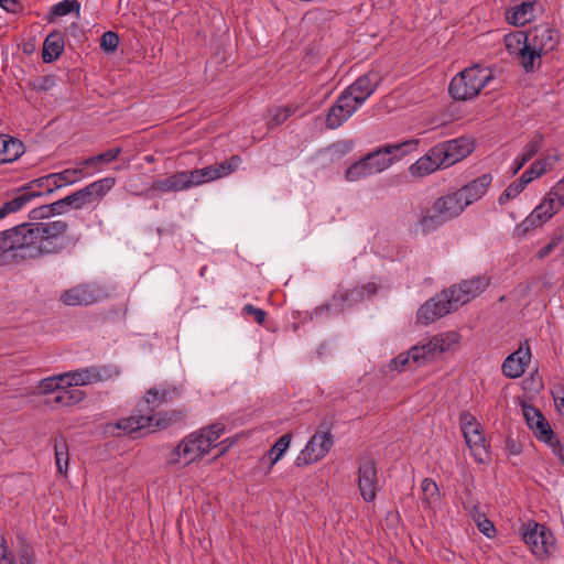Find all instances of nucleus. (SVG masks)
<instances>
[{
  "label": "nucleus",
  "mask_w": 564,
  "mask_h": 564,
  "mask_svg": "<svg viewBox=\"0 0 564 564\" xmlns=\"http://www.w3.org/2000/svg\"><path fill=\"white\" fill-rule=\"evenodd\" d=\"M66 230L63 220L22 224L0 232V251H12L22 259L58 252L64 247Z\"/></svg>",
  "instance_id": "1"
},
{
  "label": "nucleus",
  "mask_w": 564,
  "mask_h": 564,
  "mask_svg": "<svg viewBox=\"0 0 564 564\" xmlns=\"http://www.w3.org/2000/svg\"><path fill=\"white\" fill-rule=\"evenodd\" d=\"M560 42V33L544 23L529 31H516L503 37L507 52L514 57L525 73L534 72L541 65V57L552 52Z\"/></svg>",
  "instance_id": "2"
},
{
  "label": "nucleus",
  "mask_w": 564,
  "mask_h": 564,
  "mask_svg": "<svg viewBox=\"0 0 564 564\" xmlns=\"http://www.w3.org/2000/svg\"><path fill=\"white\" fill-rule=\"evenodd\" d=\"M417 145L419 140L411 139L379 148L351 164L345 172V180L347 182H357L370 175L381 173L408 153L415 151Z\"/></svg>",
  "instance_id": "3"
},
{
  "label": "nucleus",
  "mask_w": 564,
  "mask_h": 564,
  "mask_svg": "<svg viewBox=\"0 0 564 564\" xmlns=\"http://www.w3.org/2000/svg\"><path fill=\"white\" fill-rule=\"evenodd\" d=\"M116 182V178L112 176L99 178L50 206L41 208V210L63 214L70 209L80 210L88 207H96L115 187Z\"/></svg>",
  "instance_id": "4"
},
{
  "label": "nucleus",
  "mask_w": 564,
  "mask_h": 564,
  "mask_svg": "<svg viewBox=\"0 0 564 564\" xmlns=\"http://www.w3.org/2000/svg\"><path fill=\"white\" fill-rule=\"evenodd\" d=\"M491 79V69L474 65L458 73L451 80L448 90L455 100L468 101L477 97Z\"/></svg>",
  "instance_id": "5"
},
{
  "label": "nucleus",
  "mask_w": 564,
  "mask_h": 564,
  "mask_svg": "<svg viewBox=\"0 0 564 564\" xmlns=\"http://www.w3.org/2000/svg\"><path fill=\"white\" fill-rule=\"evenodd\" d=\"M523 542L538 560L547 558L555 549V540L551 531L543 524L529 521L521 527Z\"/></svg>",
  "instance_id": "6"
},
{
  "label": "nucleus",
  "mask_w": 564,
  "mask_h": 564,
  "mask_svg": "<svg viewBox=\"0 0 564 564\" xmlns=\"http://www.w3.org/2000/svg\"><path fill=\"white\" fill-rule=\"evenodd\" d=\"M176 420L174 413H153L149 415H132L119 420L115 425H108V430L113 432V429L121 430L124 434L144 431L147 433L154 432L159 429L167 427Z\"/></svg>",
  "instance_id": "7"
},
{
  "label": "nucleus",
  "mask_w": 564,
  "mask_h": 564,
  "mask_svg": "<svg viewBox=\"0 0 564 564\" xmlns=\"http://www.w3.org/2000/svg\"><path fill=\"white\" fill-rule=\"evenodd\" d=\"M63 375L66 388H72L113 380L120 375V370L115 365H104L82 368Z\"/></svg>",
  "instance_id": "8"
},
{
  "label": "nucleus",
  "mask_w": 564,
  "mask_h": 564,
  "mask_svg": "<svg viewBox=\"0 0 564 564\" xmlns=\"http://www.w3.org/2000/svg\"><path fill=\"white\" fill-rule=\"evenodd\" d=\"M208 452L195 433L184 437L167 455L166 462L178 468L186 467L202 459Z\"/></svg>",
  "instance_id": "9"
},
{
  "label": "nucleus",
  "mask_w": 564,
  "mask_h": 564,
  "mask_svg": "<svg viewBox=\"0 0 564 564\" xmlns=\"http://www.w3.org/2000/svg\"><path fill=\"white\" fill-rule=\"evenodd\" d=\"M459 423L465 442L468 445L471 455L477 462L484 463L488 458V451L480 424L469 412H463L459 415Z\"/></svg>",
  "instance_id": "10"
},
{
  "label": "nucleus",
  "mask_w": 564,
  "mask_h": 564,
  "mask_svg": "<svg viewBox=\"0 0 564 564\" xmlns=\"http://www.w3.org/2000/svg\"><path fill=\"white\" fill-rule=\"evenodd\" d=\"M333 444L334 437L329 430L316 431L296 456L295 465L303 467L322 460L329 453Z\"/></svg>",
  "instance_id": "11"
},
{
  "label": "nucleus",
  "mask_w": 564,
  "mask_h": 564,
  "mask_svg": "<svg viewBox=\"0 0 564 564\" xmlns=\"http://www.w3.org/2000/svg\"><path fill=\"white\" fill-rule=\"evenodd\" d=\"M436 155L441 156L443 166L448 169L469 156L475 148L476 142L470 137H458L452 140L443 141L435 144Z\"/></svg>",
  "instance_id": "12"
},
{
  "label": "nucleus",
  "mask_w": 564,
  "mask_h": 564,
  "mask_svg": "<svg viewBox=\"0 0 564 564\" xmlns=\"http://www.w3.org/2000/svg\"><path fill=\"white\" fill-rule=\"evenodd\" d=\"M378 79L373 72L358 77L340 94L334 106H360L375 91Z\"/></svg>",
  "instance_id": "13"
},
{
  "label": "nucleus",
  "mask_w": 564,
  "mask_h": 564,
  "mask_svg": "<svg viewBox=\"0 0 564 564\" xmlns=\"http://www.w3.org/2000/svg\"><path fill=\"white\" fill-rule=\"evenodd\" d=\"M488 284L489 282L486 278L478 276L463 281L443 293H447L448 304L452 311H455L482 293Z\"/></svg>",
  "instance_id": "14"
},
{
  "label": "nucleus",
  "mask_w": 564,
  "mask_h": 564,
  "mask_svg": "<svg viewBox=\"0 0 564 564\" xmlns=\"http://www.w3.org/2000/svg\"><path fill=\"white\" fill-rule=\"evenodd\" d=\"M462 336L455 330L440 333L431 337V339L420 345L423 351L425 361L431 358L440 356L445 352H454L460 345Z\"/></svg>",
  "instance_id": "15"
},
{
  "label": "nucleus",
  "mask_w": 564,
  "mask_h": 564,
  "mask_svg": "<svg viewBox=\"0 0 564 564\" xmlns=\"http://www.w3.org/2000/svg\"><path fill=\"white\" fill-rule=\"evenodd\" d=\"M377 468L372 458L362 457L358 466V488L367 502L375 500L377 490Z\"/></svg>",
  "instance_id": "16"
},
{
  "label": "nucleus",
  "mask_w": 564,
  "mask_h": 564,
  "mask_svg": "<svg viewBox=\"0 0 564 564\" xmlns=\"http://www.w3.org/2000/svg\"><path fill=\"white\" fill-rule=\"evenodd\" d=\"M491 183L492 176L490 174H482L456 189L455 192L464 205V209L480 200L487 194Z\"/></svg>",
  "instance_id": "17"
},
{
  "label": "nucleus",
  "mask_w": 564,
  "mask_h": 564,
  "mask_svg": "<svg viewBox=\"0 0 564 564\" xmlns=\"http://www.w3.org/2000/svg\"><path fill=\"white\" fill-rule=\"evenodd\" d=\"M452 312L447 301V293H441L425 302L416 313V321L420 324H431Z\"/></svg>",
  "instance_id": "18"
},
{
  "label": "nucleus",
  "mask_w": 564,
  "mask_h": 564,
  "mask_svg": "<svg viewBox=\"0 0 564 564\" xmlns=\"http://www.w3.org/2000/svg\"><path fill=\"white\" fill-rule=\"evenodd\" d=\"M555 215V212L552 210L544 200H541L539 205L517 225L514 235L518 238L525 237L531 230L542 226Z\"/></svg>",
  "instance_id": "19"
},
{
  "label": "nucleus",
  "mask_w": 564,
  "mask_h": 564,
  "mask_svg": "<svg viewBox=\"0 0 564 564\" xmlns=\"http://www.w3.org/2000/svg\"><path fill=\"white\" fill-rule=\"evenodd\" d=\"M536 0H514L506 11V20L514 26H522L534 19Z\"/></svg>",
  "instance_id": "20"
},
{
  "label": "nucleus",
  "mask_w": 564,
  "mask_h": 564,
  "mask_svg": "<svg viewBox=\"0 0 564 564\" xmlns=\"http://www.w3.org/2000/svg\"><path fill=\"white\" fill-rule=\"evenodd\" d=\"M522 412L528 426L535 436L544 442H550L553 437V431L542 413L530 404H523Z\"/></svg>",
  "instance_id": "21"
},
{
  "label": "nucleus",
  "mask_w": 564,
  "mask_h": 564,
  "mask_svg": "<svg viewBox=\"0 0 564 564\" xmlns=\"http://www.w3.org/2000/svg\"><path fill=\"white\" fill-rule=\"evenodd\" d=\"M100 294L97 289L90 285H77L66 290L61 295V301L65 305H89L99 301Z\"/></svg>",
  "instance_id": "22"
},
{
  "label": "nucleus",
  "mask_w": 564,
  "mask_h": 564,
  "mask_svg": "<svg viewBox=\"0 0 564 564\" xmlns=\"http://www.w3.org/2000/svg\"><path fill=\"white\" fill-rule=\"evenodd\" d=\"M440 160L441 156L436 155V148L434 145L425 155L421 156L410 165L409 173L412 177H424L436 171L445 170L443 162Z\"/></svg>",
  "instance_id": "23"
},
{
  "label": "nucleus",
  "mask_w": 564,
  "mask_h": 564,
  "mask_svg": "<svg viewBox=\"0 0 564 564\" xmlns=\"http://www.w3.org/2000/svg\"><path fill=\"white\" fill-rule=\"evenodd\" d=\"M446 223L445 218L436 212L435 205L432 204L419 215L414 225V231L421 235H429L440 229Z\"/></svg>",
  "instance_id": "24"
},
{
  "label": "nucleus",
  "mask_w": 564,
  "mask_h": 564,
  "mask_svg": "<svg viewBox=\"0 0 564 564\" xmlns=\"http://www.w3.org/2000/svg\"><path fill=\"white\" fill-rule=\"evenodd\" d=\"M242 160L239 155H234L229 160L214 165L199 169L204 183H209L218 178L228 176L239 169Z\"/></svg>",
  "instance_id": "25"
},
{
  "label": "nucleus",
  "mask_w": 564,
  "mask_h": 564,
  "mask_svg": "<svg viewBox=\"0 0 564 564\" xmlns=\"http://www.w3.org/2000/svg\"><path fill=\"white\" fill-rule=\"evenodd\" d=\"M433 204L447 223L459 217L465 210L455 191L437 197Z\"/></svg>",
  "instance_id": "26"
},
{
  "label": "nucleus",
  "mask_w": 564,
  "mask_h": 564,
  "mask_svg": "<svg viewBox=\"0 0 564 564\" xmlns=\"http://www.w3.org/2000/svg\"><path fill=\"white\" fill-rule=\"evenodd\" d=\"M530 360L531 354L528 349H518L503 361L502 372L508 378H519L524 373Z\"/></svg>",
  "instance_id": "27"
},
{
  "label": "nucleus",
  "mask_w": 564,
  "mask_h": 564,
  "mask_svg": "<svg viewBox=\"0 0 564 564\" xmlns=\"http://www.w3.org/2000/svg\"><path fill=\"white\" fill-rule=\"evenodd\" d=\"M426 361L423 356L422 348L413 346L405 352L399 354L394 359L391 360L390 367L393 370L402 371L413 366H422Z\"/></svg>",
  "instance_id": "28"
},
{
  "label": "nucleus",
  "mask_w": 564,
  "mask_h": 564,
  "mask_svg": "<svg viewBox=\"0 0 564 564\" xmlns=\"http://www.w3.org/2000/svg\"><path fill=\"white\" fill-rule=\"evenodd\" d=\"M292 441L291 434L282 435L273 446L262 456L261 464H265L268 466L267 473H270L273 466L282 459L284 454L288 452Z\"/></svg>",
  "instance_id": "29"
},
{
  "label": "nucleus",
  "mask_w": 564,
  "mask_h": 564,
  "mask_svg": "<svg viewBox=\"0 0 564 564\" xmlns=\"http://www.w3.org/2000/svg\"><path fill=\"white\" fill-rule=\"evenodd\" d=\"M23 152L22 142L9 135H0V164L18 160Z\"/></svg>",
  "instance_id": "30"
},
{
  "label": "nucleus",
  "mask_w": 564,
  "mask_h": 564,
  "mask_svg": "<svg viewBox=\"0 0 564 564\" xmlns=\"http://www.w3.org/2000/svg\"><path fill=\"white\" fill-rule=\"evenodd\" d=\"M185 182L183 173L178 172L167 177L155 180L151 184L150 191L156 193L181 192L186 189Z\"/></svg>",
  "instance_id": "31"
},
{
  "label": "nucleus",
  "mask_w": 564,
  "mask_h": 564,
  "mask_svg": "<svg viewBox=\"0 0 564 564\" xmlns=\"http://www.w3.org/2000/svg\"><path fill=\"white\" fill-rule=\"evenodd\" d=\"M120 153L121 150L119 148L109 149L104 153L82 160L79 165H83L87 171L88 169H91L89 173L94 175L95 173L102 171L104 164H108L115 161L120 155Z\"/></svg>",
  "instance_id": "32"
},
{
  "label": "nucleus",
  "mask_w": 564,
  "mask_h": 564,
  "mask_svg": "<svg viewBox=\"0 0 564 564\" xmlns=\"http://www.w3.org/2000/svg\"><path fill=\"white\" fill-rule=\"evenodd\" d=\"M64 51V40L59 33H51L43 43L42 58L45 63L56 61Z\"/></svg>",
  "instance_id": "33"
},
{
  "label": "nucleus",
  "mask_w": 564,
  "mask_h": 564,
  "mask_svg": "<svg viewBox=\"0 0 564 564\" xmlns=\"http://www.w3.org/2000/svg\"><path fill=\"white\" fill-rule=\"evenodd\" d=\"M199 441H202V444L204 447H206V451L209 453L210 449L217 445L216 443L225 433V425L221 423H215L208 426H205L197 432H194Z\"/></svg>",
  "instance_id": "34"
},
{
  "label": "nucleus",
  "mask_w": 564,
  "mask_h": 564,
  "mask_svg": "<svg viewBox=\"0 0 564 564\" xmlns=\"http://www.w3.org/2000/svg\"><path fill=\"white\" fill-rule=\"evenodd\" d=\"M70 13H75L76 17L80 14V3L78 0H62L54 6L47 12V18L50 21L55 18H62L68 15Z\"/></svg>",
  "instance_id": "35"
},
{
  "label": "nucleus",
  "mask_w": 564,
  "mask_h": 564,
  "mask_svg": "<svg viewBox=\"0 0 564 564\" xmlns=\"http://www.w3.org/2000/svg\"><path fill=\"white\" fill-rule=\"evenodd\" d=\"M42 192L35 193V192H26L19 194L13 199L7 202L1 208H0V219L4 218L11 213H15L23 208L33 197L41 195Z\"/></svg>",
  "instance_id": "36"
},
{
  "label": "nucleus",
  "mask_w": 564,
  "mask_h": 564,
  "mask_svg": "<svg viewBox=\"0 0 564 564\" xmlns=\"http://www.w3.org/2000/svg\"><path fill=\"white\" fill-rule=\"evenodd\" d=\"M421 490L423 503L427 508L434 509L440 501V490L436 482L431 478H424L421 482Z\"/></svg>",
  "instance_id": "37"
},
{
  "label": "nucleus",
  "mask_w": 564,
  "mask_h": 564,
  "mask_svg": "<svg viewBox=\"0 0 564 564\" xmlns=\"http://www.w3.org/2000/svg\"><path fill=\"white\" fill-rule=\"evenodd\" d=\"M56 174L58 176L59 184L63 186L75 184L85 177L91 176V173L85 170L83 165H79V163L74 169H66Z\"/></svg>",
  "instance_id": "38"
},
{
  "label": "nucleus",
  "mask_w": 564,
  "mask_h": 564,
  "mask_svg": "<svg viewBox=\"0 0 564 564\" xmlns=\"http://www.w3.org/2000/svg\"><path fill=\"white\" fill-rule=\"evenodd\" d=\"M85 398L86 393L82 390L62 388L57 395L54 398V403L63 406H72L82 402Z\"/></svg>",
  "instance_id": "39"
},
{
  "label": "nucleus",
  "mask_w": 564,
  "mask_h": 564,
  "mask_svg": "<svg viewBox=\"0 0 564 564\" xmlns=\"http://www.w3.org/2000/svg\"><path fill=\"white\" fill-rule=\"evenodd\" d=\"M62 388H66L64 375L59 373L56 376L47 377L42 379L36 386V393L48 394L54 391H61Z\"/></svg>",
  "instance_id": "40"
},
{
  "label": "nucleus",
  "mask_w": 564,
  "mask_h": 564,
  "mask_svg": "<svg viewBox=\"0 0 564 564\" xmlns=\"http://www.w3.org/2000/svg\"><path fill=\"white\" fill-rule=\"evenodd\" d=\"M360 296L359 292L350 291V290H341L338 291L332 299L330 303L327 305V308H332L336 312L343 311L346 303H352L357 301V297Z\"/></svg>",
  "instance_id": "41"
},
{
  "label": "nucleus",
  "mask_w": 564,
  "mask_h": 564,
  "mask_svg": "<svg viewBox=\"0 0 564 564\" xmlns=\"http://www.w3.org/2000/svg\"><path fill=\"white\" fill-rule=\"evenodd\" d=\"M354 111L350 108H329L326 117V126L329 129H335L344 123L352 116Z\"/></svg>",
  "instance_id": "42"
},
{
  "label": "nucleus",
  "mask_w": 564,
  "mask_h": 564,
  "mask_svg": "<svg viewBox=\"0 0 564 564\" xmlns=\"http://www.w3.org/2000/svg\"><path fill=\"white\" fill-rule=\"evenodd\" d=\"M55 462L57 471L62 475L67 474L68 468V447L64 438L55 442Z\"/></svg>",
  "instance_id": "43"
},
{
  "label": "nucleus",
  "mask_w": 564,
  "mask_h": 564,
  "mask_svg": "<svg viewBox=\"0 0 564 564\" xmlns=\"http://www.w3.org/2000/svg\"><path fill=\"white\" fill-rule=\"evenodd\" d=\"M172 397V391L163 388H152L145 393L144 401L151 408L160 406Z\"/></svg>",
  "instance_id": "44"
},
{
  "label": "nucleus",
  "mask_w": 564,
  "mask_h": 564,
  "mask_svg": "<svg viewBox=\"0 0 564 564\" xmlns=\"http://www.w3.org/2000/svg\"><path fill=\"white\" fill-rule=\"evenodd\" d=\"M544 135L536 132L522 149L523 160L530 161L543 147Z\"/></svg>",
  "instance_id": "45"
},
{
  "label": "nucleus",
  "mask_w": 564,
  "mask_h": 564,
  "mask_svg": "<svg viewBox=\"0 0 564 564\" xmlns=\"http://www.w3.org/2000/svg\"><path fill=\"white\" fill-rule=\"evenodd\" d=\"M527 186L518 178L514 182L510 183L507 188L501 193L498 197L499 205H505L508 202L518 197Z\"/></svg>",
  "instance_id": "46"
},
{
  "label": "nucleus",
  "mask_w": 564,
  "mask_h": 564,
  "mask_svg": "<svg viewBox=\"0 0 564 564\" xmlns=\"http://www.w3.org/2000/svg\"><path fill=\"white\" fill-rule=\"evenodd\" d=\"M543 174H545V169L541 167L535 160L531 166L523 172L519 180L524 186H528L532 181L541 177Z\"/></svg>",
  "instance_id": "47"
},
{
  "label": "nucleus",
  "mask_w": 564,
  "mask_h": 564,
  "mask_svg": "<svg viewBox=\"0 0 564 564\" xmlns=\"http://www.w3.org/2000/svg\"><path fill=\"white\" fill-rule=\"evenodd\" d=\"M474 521L478 530L487 538L491 539L495 536L496 529L494 523L487 519L484 514H475Z\"/></svg>",
  "instance_id": "48"
},
{
  "label": "nucleus",
  "mask_w": 564,
  "mask_h": 564,
  "mask_svg": "<svg viewBox=\"0 0 564 564\" xmlns=\"http://www.w3.org/2000/svg\"><path fill=\"white\" fill-rule=\"evenodd\" d=\"M119 36L116 32L107 31L100 39V47L107 53H112L118 48Z\"/></svg>",
  "instance_id": "49"
},
{
  "label": "nucleus",
  "mask_w": 564,
  "mask_h": 564,
  "mask_svg": "<svg viewBox=\"0 0 564 564\" xmlns=\"http://www.w3.org/2000/svg\"><path fill=\"white\" fill-rule=\"evenodd\" d=\"M561 160V153L557 150L547 152L541 159H538V163L541 167L545 169V173L552 171Z\"/></svg>",
  "instance_id": "50"
},
{
  "label": "nucleus",
  "mask_w": 564,
  "mask_h": 564,
  "mask_svg": "<svg viewBox=\"0 0 564 564\" xmlns=\"http://www.w3.org/2000/svg\"><path fill=\"white\" fill-rule=\"evenodd\" d=\"M0 564H17L15 557L9 549L8 541L2 532H0Z\"/></svg>",
  "instance_id": "51"
},
{
  "label": "nucleus",
  "mask_w": 564,
  "mask_h": 564,
  "mask_svg": "<svg viewBox=\"0 0 564 564\" xmlns=\"http://www.w3.org/2000/svg\"><path fill=\"white\" fill-rule=\"evenodd\" d=\"M182 173L186 181L185 182L186 189H188L193 186H199V185L205 184L199 169H195L193 171H183Z\"/></svg>",
  "instance_id": "52"
},
{
  "label": "nucleus",
  "mask_w": 564,
  "mask_h": 564,
  "mask_svg": "<svg viewBox=\"0 0 564 564\" xmlns=\"http://www.w3.org/2000/svg\"><path fill=\"white\" fill-rule=\"evenodd\" d=\"M542 200H544L546 205H549L550 208L555 212V214H557L564 207V204L562 203V200L560 199V197L552 187L544 195Z\"/></svg>",
  "instance_id": "53"
},
{
  "label": "nucleus",
  "mask_w": 564,
  "mask_h": 564,
  "mask_svg": "<svg viewBox=\"0 0 564 564\" xmlns=\"http://www.w3.org/2000/svg\"><path fill=\"white\" fill-rule=\"evenodd\" d=\"M37 182L46 183V193H53L54 189L63 187L56 173H51L37 180Z\"/></svg>",
  "instance_id": "54"
},
{
  "label": "nucleus",
  "mask_w": 564,
  "mask_h": 564,
  "mask_svg": "<svg viewBox=\"0 0 564 564\" xmlns=\"http://www.w3.org/2000/svg\"><path fill=\"white\" fill-rule=\"evenodd\" d=\"M243 312L246 314L251 315L258 324H263L265 321V312L261 308L254 307L251 304H247L243 306Z\"/></svg>",
  "instance_id": "55"
},
{
  "label": "nucleus",
  "mask_w": 564,
  "mask_h": 564,
  "mask_svg": "<svg viewBox=\"0 0 564 564\" xmlns=\"http://www.w3.org/2000/svg\"><path fill=\"white\" fill-rule=\"evenodd\" d=\"M235 443H236V438H230V437L220 441L217 445H215L213 447V448L218 449V453L215 458L226 454L229 451V448H231L234 446Z\"/></svg>",
  "instance_id": "56"
},
{
  "label": "nucleus",
  "mask_w": 564,
  "mask_h": 564,
  "mask_svg": "<svg viewBox=\"0 0 564 564\" xmlns=\"http://www.w3.org/2000/svg\"><path fill=\"white\" fill-rule=\"evenodd\" d=\"M351 149H352V142L345 140V141H339V142L333 144L332 147L328 148V151H334V152H338L340 154H345V153H348L349 151H351Z\"/></svg>",
  "instance_id": "57"
},
{
  "label": "nucleus",
  "mask_w": 564,
  "mask_h": 564,
  "mask_svg": "<svg viewBox=\"0 0 564 564\" xmlns=\"http://www.w3.org/2000/svg\"><path fill=\"white\" fill-rule=\"evenodd\" d=\"M558 243H560V238L552 239V241L550 243H547L545 247H543L542 249H540L538 251L536 257L539 259H543V258L547 257L555 249V247H557Z\"/></svg>",
  "instance_id": "58"
},
{
  "label": "nucleus",
  "mask_w": 564,
  "mask_h": 564,
  "mask_svg": "<svg viewBox=\"0 0 564 564\" xmlns=\"http://www.w3.org/2000/svg\"><path fill=\"white\" fill-rule=\"evenodd\" d=\"M553 398L556 409L564 414V389L558 388L553 391Z\"/></svg>",
  "instance_id": "59"
},
{
  "label": "nucleus",
  "mask_w": 564,
  "mask_h": 564,
  "mask_svg": "<svg viewBox=\"0 0 564 564\" xmlns=\"http://www.w3.org/2000/svg\"><path fill=\"white\" fill-rule=\"evenodd\" d=\"M19 557L21 564H35L33 552L28 546L21 550Z\"/></svg>",
  "instance_id": "60"
},
{
  "label": "nucleus",
  "mask_w": 564,
  "mask_h": 564,
  "mask_svg": "<svg viewBox=\"0 0 564 564\" xmlns=\"http://www.w3.org/2000/svg\"><path fill=\"white\" fill-rule=\"evenodd\" d=\"M0 8L7 12L15 13L20 8V3L17 0H0Z\"/></svg>",
  "instance_id": "61"
},
{
  "label": "nucleus",
  "mask_w": 564,
  "mask_h": 564,
  "mask_svg": "<svg viewBox=\"0 0 564 564\" xmlns=\"http://www.w3.org/2000/svg\"><path fill=\"white\" fill-rule=\"evenodd\" d=\"M552 188L554 189V192L557 194V196L560 197V199L564 204V176L560 181H557L552 186Z\"/></svg>",
  "instance_id": "62"
},
{
  "label": "nucleus",
  "mask_w": 564,
  "mask_h": 564,
  "mask_svg": "<svg viewBox=\"0 0 564 564\" xmlns=\"http://www.w3.org/2000/svg\"><path fill=\"white\" fill-rule=\"evenodd\" d=\"M273 110L279 112L278 115H274L275 123H280L290 115V108H273Z\"/></svg>",
  "instance_id": "63"
},
{
  "label": "nucleus",
  "mask_w": 564,
  "mask_h": 564,
  "mask_svg": "<svg viewBox=\"0 0 564 564\" xmlns=\"http://www.w3.org/2000/svg\"><path fill=\"white\" fill-rule=\"evenodd\" d=\"M528 161H524L523 160V154L521 153L520 154V158L517 159V164H516V167H514V173H517L520 169H522V166L527 163Z\"/></svg>",
  "instance_id": "64"
}]
</instances>
